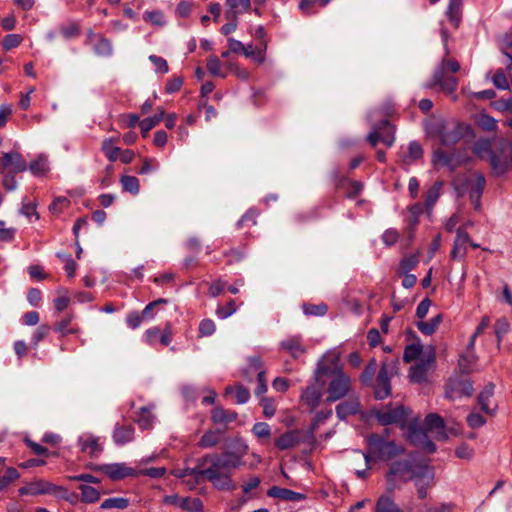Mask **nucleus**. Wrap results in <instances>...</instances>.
I'll return each mask as SVG.
<instances>
[{
	"label": "nucleus",
	"mask_w": 512,
	"mask_h": 512,
	"mask_svg": "<svg viewBox=\"0 0 512 512\" xmlns=\"http://www.w3.org/2000/svg\"><path fill=\"white\" fill-rule=\"evenodd\" d=\"M410 411L403 406H386L375 412V417L382 425L398 424L405 427Z\"/></svg>",
	"instance_id": "obj_10"
},
{
	"label": "nucleus",
	"mask_w": 512,
	"mask_h": 512,
	"mask_svg": "<svg viewBox=\"0 0 512 512\" xmlns=\"http://www.w3.org/2000/svg\"><path fill=\"white\" fill-rule=\"evenodd\" d=\"M267 495L269 497L279 498L286 501H301L305 498L301 493L286 488H280L278 486H272L267 491Z\"/></svg>",
	"instance_id": "obj_23"
},
{
	"label": "nucleus",
	"mask_w": 512,
	"mask_h": 512,
	"mask_svg": "<svg viewBox=\"0 0 512 512\" xmlns=\"http://www.w3.org/2000/svg\"><path fill=\"white\" fill-rule=\"evenodd\" d=\"M153 406H145L141 407L135 417V422L139 425L141 429H150L153 425L154 416L152 414Z\"/></svg>",
	"instance_id": "obj_32"
},
{
	"label": "nucleus",
	"mask_w": 512,
	"mask_h": 512,
	"mask_svg": "<svg viewBox=\"0 0 512 512\" xmlns=\"http://www.w3.org/2000/svg\"><path fill=\"white\" fill-rule=\"evenodd\" d=\"M72 319H73L72 315H68V316L64 317L61 321H59L55 325V328H54L55 331L59 332L61 334V336L78 333L79 329H77V328L68 329V326L70 325Z\"/></svg>",
	"instance_id": "obj_50"
},
{
	"label": "nucleus",
	"mask_w": 512,
	"mask_h": 512,
	"mask_svg": "<svg viewBox=\"0 0 512 512\" xmlns=\"http://www.w3.org/2000/svg\"><path fill=\"white\" fill-rule=\"evenodd\" d=\"M479 158L488 160L492 173L501 176L512 169V141L502 138L479 139L471 147Z\"/></svg>",
	"instance_id": "obj_2"
},
{
	"label": "nucleus",
	"mask_w": 512,
	"mask_h": 512,
	"mask_svg": "<svg viewBox=\"0 0 512 512\" xmlns=\"http://www.w3.org/2000/svg\"><path fill=\"white\" fill-rule=\"evenodd\" d=\"M490 319L488 317H483L480 324L476 327L474 333L472 334L470 341L468 343V349L474 350L475 346V340L476 338L481 335L484 330L489 326Z\"/></svg>",
	"instance_id": "obj_56"
},
{
	"label": "nucleus",
	"mask_w": 512,
	"mask_h": 512,
	"mask_svg": "<svg viewBox=\"0 0 512 512\" xmlns=\"http://www.w3.org/2000/svg\"><path fill=\"white\" fill-rule=\"evenodd\" d=\"M94 51L101 57L111 56L113 51L112 44L108 39L100 37L99 41L94 47Z\"/></svg>",
	"instance_id": "obj_51"
},
{
	"label": "nucleus",
	"mask_w": 512,
	"mask_h": 512,
	"mask_svg": "<svg viewBox=\"0 0 512 512\" xmlns=\"http://www.w3.org/2000/svg\"><path fill=\"white\" fill-rule=\"evenodd\" d=\"M302 441V432L300 430H290L281 435L275 442L280 450H286L295 447Z\"/></svg>",
	"instance_id": "obj_21"
},
{
	"label": "nucleus",
	"mask_w": 512,
	"mask_h": 512,
	"mask_svg": "<svg viewBox=\"0 0 512 512\" xmlns=\"http://www.w3.org/2000/svg\"><path fill=\"white\" fill-rule=\"evenodd\" d=\"M143 17H144V20L149 21L152 24L157 25V26H163L166 23L165 17L163 15V13L160 11H152V12L147 11L144 13Z\"/></svg>",
	"instance_id": "obj_60"
},
{
	"label": "nucleus",
	"mask_w": 512,
	"mask_h": 512,
	"mask_svg": "<svg viewBox=\"0 0 512 512\" xmlns=\"http://www.w3.org/2000/svg\"><path fill=\"white\" fill-rule=\"evenodd\" d=\"M102 150L106 157L114 162L118 159L121 149L114 145L112 139H106L102 143Z\"/></svg>",
	"instance_id": "obj_42"
},
{
	"label": "nucleus",
	"mask_w": 512,
	"mask_h": 512,
	"mask_svg": "<svg viewBox=\"0 0 512 512\" xmlns=\"http://www.w3.org/2000/svg\"><path fill=\"white\" fill-rule=\"evenodd\" d=\"M198 330L200 336L202 337L211 336L216 330V325L211 319H203L199 324Z\"/></svg>",
	"instance_id": "obj_61"
},
{
	"label": "nucleus",
	"mask_w": 512,
	"mask_h": 512,
	"mask_svg": "<svg viewBox=\"0 0 512 512\" xmlns=\"http://www.w3.org/2000/svg\"><path fill=\"white\" fill-rule=\"evenodd\" d=\"M99 470L112 480H120L128 476L138 475L135 469L126 466L125 463L105 464L100 466Z\"/></svg>",
	"instance_id": "obj_17"
},
{
	"label": "nucleus",
	"mask_w": 512,
	"mask_h": 512,
	"mask_svg": "<svg viewBox=\"0 0 512 512\" xmlns=\"http://www.w3.org/2000/svg\"><path fill=\"white\" fill-rule=\"evenodd\" d=\"M164 119V111L158 109L152 116L146 117L140 121V128H154Z\"/></svg>",
	"instance_id": "obj_43"
},
{
	"label": "nucleus",
	"mask_w": 512,
	"mask_h": 512,
	"mask_svg": "<svg viewBox=\"0 0 512 512\" xmlns=\"http://www.w3.org/2000/svg\"><path fill=\"white\" fill-rule=\"evenodd\" d=\"M207 69L209 73L214 76L224 77V75L221 73V62L215 55H212L207 59Z\"/></svg>",
	"instance_id": "obj_59"
},
{
	"label": "nucleus",
	"mask_w": 512,
	"mask_h": 512,
	"mask_svg": "<svg viewBox=\"0 0 512 512\" xmlns=\"http://www.w3.org/2000/svg\"><path fill=\"white\" fill-rule=\"evenodd\" d=\"M404 428L406 429V437L412 444L416 446L422 445L427 437L426 430L421 429L418 427L417 423L414 422L406 423Z\"/></svg>",
	"instance_id": "obj_24"
},
{
	"label": "nucleus",
	"mask_w": 512,
	"mask_h": 512,
	"mask_svg": "<svg viewBox=\"0 0 512 512\" xmlns=\"http://www.w3.org/2000/svg\"><path fill=\"white\" fill-rule=\"evenodd\" d=\"M375 512H403L395 503L392 496L381 495L376 503Z\"/></svg>",
	"instance_id": "obj_33"
},
{
	"label": "nucleus",
	"mask_w": 512,
	"mask_h": 512,
	"mask_svg": "<svg viewBox=\"0 0 512 512\" xmlns=\"http://www.w3.org/2000/svg\"><path fill=\"white\" fill-rule=\"evenodd\" d=\"M304 313L311 316H324L327 313V306L325 304H305L303 306Z\"/></svg>",
	"instance_id": "obj_57"
},
{
	"label": "nucleus",
	"mask_w": 512,
	"mask_h": 512,
	"mask_svg": "<svg viewBox=\"0 0 512 512\" xmlns=\"http://www.w3.org/2000/svg\"><path fill=\"white\" fill-rule=\"evenodd\" d=\"M19 477L20 474L15 468H7L4 475L0 477V491L10 485L13 481L17 480Z\"/></svg>",
	"instance_id": "obj_52"
},
{
	"label": "nucleus",
	"mask_w": 512,
	"mask_h": 512,
	"mask_svg": "<svg viewBox=\"0 0 512 512\" xmlns=\"http://www.w3.org/2000/svg\"><path fill=\"white\" fill-rule=\"evenodd\" d=\"M424 426L427 433H431L436 440L444 441L448 439L444 420L437 413L428 414L425 417Z\"/></svg>",
	"instance_id": "obj_15"
},
{
	"label": "nucleus",
	"mask_w": 512,
	"mask_h": 512,
	"mask_svg": "<svg viewBox=\"0 0 512 512\" xmlns=\"http://www.w3.org/2000/svg\"><path fill=\"white\" fill-rule=\"evenodd\" d=\"M70 205V200L66 197H56L53 202L49 205V211L54 214L61 213L65 208Z\"/></svg>",
	"instance_id": "obj_54"
},
{
	"label": "nucleus",
	"mask_w": 512,
	"mask_h": 512,
	"mask_svg": "<svg viewBox=\"0 0 512 512\" xmlns=\"http://www.w3.org/2000/svg\"><path fill=\"white\" fill-rule=\"evenodd\" d=\"M475 124L478 128H495L496 121L491 116L484 112H479L475 115Z\"/></svg>",
	"instance_id": "obj_53"
},
{
	"label": "nucleus",
	"mask_w": 512,
	"mask_h": 512,
	"mask_svg": "<svg viewBox=\"0 0 512 512\" xmlns=\"http://www.w3.org/2000/svg\"><path fill=\"white\" fill-rule=\"evenodd\" d=\"M18 492L21 496L51 495L57 499L71 501L69 498L68 490L65 487L56 485L43 479H38L26 484L25 486L19 488Z\"/></svg>",
	"instance_id": "obj_5"
},
{
	"label": "nucleus",
	"mask_w": 512,
	"mask_h": 512,
	"mask_svg": "<svg viewBox=\"0 0 512 512\" xmlns=\"http://www.w3.org/2000/svg\"><path fill=\"white\" fill-rule=\"evenodd\" d=\"M352 390L351 378L345 372L338 373L327 386L326 403H334L349 395Z\"/></svg>",
	"instance_id": "obj_7"
},
{
	"label": "nucleus",
	"mask_w": 512,
	"mask_h": 512,
	"mask_svg": "<svg viewBox=\"0 0 512 512\" xmlns=\"http://www.w3.org/2000/svg\"><path fill=\"white\" fill-rule=\"evenodd\" d=\"M80 448L83 452L89 453L94 456L102 451V446L99 443V438L92 435L80 437L78 440Z\"/></svg>",
	"instance_id": "obj_28"
},
{
	"label": "nucleus",
	"mask_w": 512,
	"mask_h": 512,
	"mask_svg": "<svg viewBox=\"0 0 512 512\" xmlns=\"http://www.w3.org/2000/svg\"><path fill=\"white\" fill-rule=\"evenodd\" d=\"M134 439V427L132 425H117L113 432V440L117 445H124Z\"/></svg>",
	"instance_id": "obj_25"
},
{
	"label": "nucleus",
	"mask_w": 512,
	"mask_h": 512,
	"mask_svg": "<svg viewBox=\"0 0 512 512\" xmlns=\"http://www.w3.org/2000/svg\"><path fill=\"white\" fill-rule=\"evenodd\" d=\"M322 397V387L316 383L308 385L302 390L300 399L307 405L311 410H314L318 405Z\"/></svg>",
	"instance_id": "obj_19"
},
{
	"label": "nucleus",
	"mask_w": 512,
	"mask_h": 512,
	"mask_svg": "<svg viewBox=\"0 0 512 512\" xmlns=\"http://www.w3.org/2000/svg\"><path fill=\"white\" fill-rule=\"evenodd\" d=\"M494 395V385L488 384L478 395V404L481 410L486 414H493L496 409V405L491 407L490 400Z\"/></svg>",
	"instance_id": "obj_26"
},
{
	"label": "nucleus",
	"mask_w": 512,
	"mask_h": 512,
	"mask_svg": "<svg viewBox=\"0 0 512 512\" xmlns=\"http://www.w3.org/2000/svg\"><path fill=\"white\" fill-rule=\"evenodd\" d=\"M436 360V351L433 346H427L423 357L410 368L409 377L414 383L427 381L428 372L433 367Z\"/></svg>",
	"instance_id": "obj_8"
},
{
	"label": "nucleus",
	"mask_w": 512,
	"mask_h": 512,
	"mask_svg": "<svg viewBox=\"0 0 512 512\" xmlns=\"http://www.w3.org/2000/svg\"><path fill=\"white\" fill-rule=\"evenodd\" d=\"M262 47L259 49L253 48L252 45H248L245 47L244 55L246 57L252 58L255 62L263 63L265 61V50L267 48L266 41H263Z\"/></svg>",
	"instance_id": "obj_40"
},
{
	"label": "nucleus",
	"mask_w": 512,
	"mask_h": 512,
	"mask_svg": "<svg viewBox=\"0 0 512 512\" xmlns=\"http://www.w3.org/2000/svg\"><path fill=\"white\" fill-rule=\"evenodd\" d=\"M367 442V453L355 452L358 457H363L367 463H370L372 459L389 461L404 453L403 446L396 444L394 441L386 440L378 434H371L367 438Z\"/></svg>",
	"instance_id": "obj_3"
},
{
	"label": "nucleus",
	"mask_w": 512,
	"mask_h": 512,
	"mask_svg": "<svg viewBox=\"0 0 512 512\" xmlns=\"http://www.w3.org/2000/svg\"><path fill=\"white\" fill-rule=\"evenodd\" d=\"M361 404L358 397H349L336 406V414L340 420L360 412Z\"/></svg>",
	"instance_id": "obj_20"
},
{
	"label": "nucleus",
	"mask_w": 512,
	"mask_h": 512,
	"mask_svg": "<svg viewBox=\"0 0 512 512\" xmlns=\"http://www.w3.org/2000/svg\"><path fill=\"white\" fill-rule=\"evenodd\" d=\"M411 480L414 482L418 497L425 499L428 495V490L435 485L434 469L426 464L418 465V469Z\"/></svg>",
	"instance_id": "obj_9"
},
{
	"label": "nucleus",
	"mask_w": 512,
	"mask_h": 512,
	"mask_svg": "<svg viewBox=\"0 0 512 512\" xmlns=\"http://www.w3.org/2000/svg\"><path fill=\"white\" fill-rule=\"evenodd\" d=\"M176 477L184 479V482L193 489L196 484L200 483L201 476L198 475L197 465L194 468H185L174 472Z\"/></svg>",
	"instance_id": "obj_31"
},
{
	"label": "nucleus",
	"mask_w": 512,
	"mask_h": 512,
	"mask_svg": "<svg viewBox=\"0 0 512 512\" xmlns=\"http://www.w3.org/2000/svg\"><path fill=\"white\" fill-rule=\"evenodd\" d=\"M476 361L477 356L474 351L467 348V354L462 355L459 359V367L463 372L469 373L471 371V366L475 364Z\"/></svg>",
	"instance_id": "obj_47"
},
{
	"label": "nucleus",
	"mask_w": 512,
	"mask_h": 512,
	"mask_svg": "<svg viewBox=\"0 0 512 512\" xmlns=\"http://www.w3.org/2000/svg\"><path fill=\"white\" fill-rule=\"evenodd\" d=\"M367 141L372 146L382 143L387 147H391L395 142V135L392 130H372L367 136Z\"/></svg>",
	"instance_id": "obj_22"
},
{
	"label": "nucleus",
	"mask_w": 512,
	"mask_h": 512,
	"mask_svg": "<svg viewBox=\"0 0 512 512\" xmlns=\"http://www.w3.org/2000/svg\"><path fill=\"white\" fill-rule=\"evenodd\" d=\"M225 393L227 395L233 394L236 404H244V403L248 402V400L250 398L249 390L240 384H237L235 386L226 387Z\"/></svg>",
	"instance_id": "obj_37"
},
{
	"label": "nucleus",
	"mask_w": 512,
	"mask_h": 512,
	"mask_svg": "<svg viewBox=\"0 0 512 512\" xmlns=\"http://www.w3.org/2000/svg\"><path fill=\"white\" fill-rule=\"evenodd\" d=\"M30 172L35 176H44L49 171L48 159L45 155H39L29 164Z\"/></svg>",
	"instance_id": "obj_35"
},
{
	"label": "nucleus",
	"mask_w": 512,
	"mask_h": 512,
	"mask_svg": "<svg viewBox=\"0 0 512 512\" xmlns=\"http://www.w3.org/2000/svg\"><path fill=\"white\" fill-rule=\"evenodd\" d=\"M81 501L85 503H95L100 499V492L91 486L80 485Z\"/></svg>",
	"instance_id": "obj_41"
},
{
	"label": "nucleus",
	"mask_w": 512,
	"mask_h": 512,
	"mask_svg": "<svg viewBox=\"0 0 512 512\" xmlns=\"http://www.w3.org/2000/svg\"><path fill=\"white\" fill-rule=\"evenodd\" d=\"M248 446L241 443L234 452L209 453L197 459V471L201 478L208 480L214 488L233 491L237 488L231 477V470L240 468Z\"/></svg>",
	"instance_id": "obj_1"
},
{
	"label": "nucleus",
	"mask_w": 512,
	"mask_h": 512,
	"mask_svg": "<svg viewBox=\"0 0 512 512\" xmlns=\"http://www.w3.org/2000/svg\"><path fill=\"white\" fill-rule=\"evenodd\" d=\"M223 433L222 430H208L201 437L198 445L201 448H212L220 442V436Z\"/></svg>",
	"instance_id": "obj_38"
},
{
	"label": "nucleus",
	"mask_w": 512,
	"mask_h": 512,
	"mask_svg": "<svg viewBox=\"0 0 512 512\" xmlns=\"http://www.w3.org/2000/svg\"><path fill=\"white\" fill-rule=\"evenodd\" d=\"M377 369V363L375 359H372L369 364L365 367L364 371L360 376V381L365 386H370Z\"/></svg>",
	"instance_id": "obj_48"
},
{
	"label": "nucleus",
	"mask_w": 512,
	"mask_h": 512,
	"mask_svg": "<svg viewBox=\"0 0 512 512\" xmlns=\"http://www.w3.org/2000/svg\"><path fill=\"white\" fill-rule=\"evenodd\" d=\"M237 310V306L234 300H230L225 306H218L216 309V315L221 319H226L233 315Z\"/></svg>",
	"instance_id": "obj_55"
},
{
	"label": "nucleus",
	"mask_w": 512,
	"mask_h": 512,
	"mask_svg": "<svg viewBox=\"0 0 512 512\" xmlns=\"http://www.w3.org/2000/svg\"><path fill=\"white\" fill-rule=\"evenodd\" d=\"M474 388L470 379L462 376L451 378L446 386L445 397L451 401L462 397H471Z\"/></svg>",
	"instance_id": "obj_11"
},
{
	"label": "nucleus",
	"mask_w": 512,
	"mask_h": 512,
	"mask_svg": "<svg viewBox=\"0 0 512 512\" xmlns=\"http://www.w3.org/2000/svg\"><path fill=\"white\" fill-rule=\"evenodd\" d=\"M280 346L282 349L288 351L294 358L299 357L305 352L301 337L299 336H293L282 341Z\"/></svg>",
	"instance_id": "obj_27"
},
{
	"label": "nucleus",
	"mask_w": 512,
	"mask_h": 512,
	"mask_svg": "<svg viewBox=\"0 0 512 512\" xmlns=\"http://www.w3.org/2000/svg\"><path fill=\"white\" fill-rule=\"evenodd\" d=\"M475 179L473 181H469L467 183L469 190L470 198H481V195L484 191L486 180L484 175L481 172H476L474 174Z\"/></svg>",
	"instance_id": "obj_29"
},
{
	"label": "nucleus",
	"mask_w": 512,
	"mask_h": 512,
	"mask_svg": "<svg viewBox=\"0 0 512 512\" xmlns=\"http://www.w3.org/2000/svg\"><path fill=\"white\" fill-rule=\"evenodd\" d=\"M420 463H415L411 460H399L394 461L389 465V469L386 472V489L387 492L392 494L398 489L401 484L410 481L418 469Z\"/></svg>",
	"instance_id": "obj_4"
},
{
	"label": "nucleus",
	"mask_w": 512,
	"mask_h": 512,
	"mask_svg": "<svg viewBox=\"0 0 512 512\" xmlns=\"http://www.w3.org/2000/svg\"><path fill=\"white\" fill-rule=\"evenodd\" d=\"M237 418V413L234 411L225 410L221 407H216L212 410L211 419L214 423H229Z\"/></svg>",
	"instance_id": "obj_36"
},
{
	"label": "nucleus",
	"mask_w": 512,
	"mask_h": 512,
	"mask_svg": "<svg viewBox=\"0 0 512 512\" xmlns=\"http://www.w3.org/2000/svg\"><path fill=\"white\" fill-rule=\"evenodd\" d=\"M425 352V348L423 345L417 341L412 344H409L405 347L404 353H403V360L406 363H410L415 360H419L423 357Z\"/></svg>",
	"instance_id": "obj_30"
},
{
	"label": "nucleus",
	"mask_w": 512,
	"mask_h": 512,
	"mask_svg": "<svg viewBox=\"0 0 512 512\" xmlns=\"http://www.w3.org/2000/svg\"><path fill=\"white\" fill-rule=\"evenodd\" d=\"M436 132L440 142L445 146L454 145L463 137L462 130H436Z\"/></svg>",
	"instance_id": "obj_34"
},
{
	"label": "nucleus",
	"mask_w": 512,
	"mask_h": 512,
	"mask_svg": "<svg viewBox=\"0 0 512 512\" xmlns=\"http://www.w3.org/2000/svg\"><path fill=\"white\" fill-rule=\"evenodd\" d=\"M257 378V387L254 390L256 396H261L267 391L266 371L263 368L262 361L258 357L249 358L248 367L244 370L243 376L248 380H252V376Z\"/></svg>",
	"instance_id": "obj_12"
},
{
	"label": "nucleus",
	"mask_w": 512,
	"mask_h": 512,
	"mask_svg": "<svg viewBox=\"0 0 512 512\" xmlns=\"http://www.w3.org/2000/svg\"><path fill=\"white\" fill-rule=\"evenodd\" d=\"M448 72V70L444 69V66H438L434 71L430 86H438L448 93L453 92L457 87V79L448 74Z\"/></svg>",
	"instance_id": "obj_16"
},
{
	"label": "nucleus",
	"mask_w": 512,
	"mask_h": 512,
	"mask_svg": "<svg viewBox=\"0 0 512 512\" xmlns=\"http://www.w3.org/2000/svg\"><path fill=\"white\" fill-rule=\"evenodd\" d=\"M442 183L436 182L426 193V204L433 206L439 198Z\"/></svg>",
	"instance_id": "obj_62"
},
{
	"label": "nucleus",
	"mask_w": 512,
	"mask_h": 512,
	"mask_svg": "<svg viewBox=\"0 0 512 512\" xmlns=\"http://www.w3.org/2000/svg\"><path fill=\"white\" fill-rule=\"evenodd\" d=\"M260 406L263 408V414L267 418H271L276 413V405L274 400L269 397H263L260 400Z\"/></svg>",
	"instance_id": "obj_58"
},
{
	"label": "nucleus",
	"mask_w": 512,
	"mask_h": 512,
	"mask_svg": "<svg viewBox=\"0 0 512 512\" xmlns=\"http://www.w3.org/2000/svg\"><path fill=\"white\" fill-rule=\"evenodd\" d=\"M128 505H129L128 499L122 498V497H114V498H108V499L104 500L101 503L100 508L101 509H112V508L125 509L128 507Z\"/></svg>",
	"instance_id": "obj_45"
},
{
	"label": "nucleus",
	"mask_w": 512,
	"mask_h": 512,
	"mask_svg": "<svg viewBox=\"0 0 512 512\" xmlns=\"http://www.w3.org/2000/svg\"><path fill=\"white\" fill-rule=\"evenodd\" d=\"M398 360L384 361L376 378L374 396L383 400L391 394V378L398 374Z\"/></svg>",
	"instance_id": "obj_6"
},
{
	"label": "nucleus",
	"mask_w": 512,
	"mask_h": 512,
	"mask_svg": "<svg viewBox=\"0 0 512 512\" xmlns=\"http://www.w3.org/2000/svg\"><path fill=\"white\" fill-rule=\"evenodd\" d=\"M342 372L344 371L339 365L338 357L325 355L318 361L314 376L315 380L319 381L323 376L334 378L335 375Z\"/></svg>",
	"instance_id": "obj_13"
},
{
	"label": "nucleus",
	"mask_w": 512,
	"mask_h": 512,
	"mask_svg": "<svg viewBox=\"0 0 512 512\" xmlns=\"http://www.w3.org/2000/svg\"><path fill=\"white\" fill-rule=\"evenodd\" d=\"M27 169L26 161L23 157L16 152L4 153L0 158V173H19L24 172Z\"/></svg>",
	"instance_id": "obj_14"
},
{
	"label": "nucleus",
	"mask_w": 512,
	"mask_h": 512,
	"mask_svg": "<svg viewBox=\"0 0 512 512\" xmlns=\"http://www.w3.org/2000/svg\"><path fill=\"white\" fill-rule=\"evenodd\" d=\"M469 241V234L464 231L463 228H458L456 230V237L454 240L453 248L450 253L451 259L463 260L467 254V244Z\"/></svg>",
	"instance_id": "obj_18"
},
{
	"label": "nucleus",
	"mask_w": 512,
	"mask_h": 512,
	"mask_svg": "<svg viewBox=\"0 0 512 512\" xmlns=\"http://www.w3.org/2000/svg\"><path fill=\"white\" fill-rule=\"evenodd\" d=\"M461 6L462 0H450L448 5L447 16L455 27H458L460 22Z\"/></svg>",
	"instance_id": "obj_39"
},
{
	"label": "nucleus",
	"mask_w": 512,
	"mask_h": 512,
	"mask_svg": "<svg viewBox=\"0 0 512 512\" xmlns=\"http://www.w3.org/2000/svg\"><path fill=\"white\" fill-rule=\"evenodd\" d=\"M253 434L261 440H269L271 437V428L265 422H257L252 428Z\"/></svg>",
	"instance_id": "obj_49"
},
{
	"label": "nucleus",
	"mask_w": 512,
	"mask_h": 512,
	"mask_svg": "<svg viewBox=\"0 0 512 512\" xmlns=\"http://www.w3.org/2000/svg\"><path fill=\"white\" fill-rule=\"evenodd\" d=\"M180 508L188 512H203V503L199 498L186 497L181 501Z\"/></svg>",
	"instance_id": "obj_46"
},
{
	"label": "nucleus",
	"mask_w": 512,
	"mask_h": 512,
	"mask_svg": "<svg viewBox=\"0 0 512 512\" xmlns=\"http://www.w3.org/2000/svg\"><path fill=\"white\" fill-rule=\"evenodd\" d=\"M492 82L494 86L500 90L509 89L508 80L503 72V70H498L495 75L492 77Z\"/></svg>",
	"instance_id": "obj_63"
},
{
	"label": "nucleus",
	"mask_w": 512,
	"mask_h": 512,
	"mask_svg": "<svg viewBox=\"0 0 512 512\" xmlns=\"http://www.w3.org/2000/svg\"><path fill=\"white\" fill-rule=\"evenodd\" d=\"M120 183L124 191L130 192L132 194H137L139 192V180L135 176H122Z\"/></svg>",
	"instance_id": "obj_44"
},
{
	"label": "nucleus",
	"mask_w": 512,
	"mask_h": 512,
	"mask_svg": "<svg viewBox=\"0 0 512 512\" xmlns=\"http://www.w3.org/2000/svg\"><path fill=\"white\" fill-rule=\"evenodd\" d=\"M50 332V327L48 325L39 326L32 336V346L36 348L40 341H42Z\"/></svg>",
	"instance_id": "obj_64"
}]
</instances>
